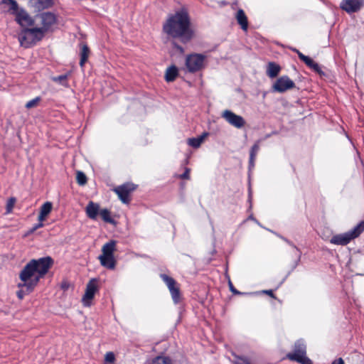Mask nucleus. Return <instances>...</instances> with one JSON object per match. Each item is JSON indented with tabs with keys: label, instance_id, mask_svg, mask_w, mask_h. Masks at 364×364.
<instances>
[{
	"label": "nucleus",
	"instance_id": "obj_15",
	"mask_svg": "<svg viewBox=\"0 0 364 364\" xmlns=\"http://www.w3.org/2000/svg\"><path fill=\"white\" fill-rule=\"evenodd\" d=\"M19 5L16 0H2L0 2V9L3 12L14 15L19 8Z\"/></svg>",
	"mask_w": 364,
	"mask_h": 364
},
{
	"label": "nucleus",
	"instance_id": "obj_37",
	"mask_svg": "<svg viewBox=\"0 0 364 364\" xmlns=\"http://www.w3.org/2000/svg\"><path fill=\"white\" fill-rule=\"evenodd\" d=\"M189 173H190V169L188 168H186L185 172L183 174L180 175L179 177L182 179H189V178H190Z\"/></svg>",
	"mask_w": 364,
	"mask_h": 364
},
{
	"label": "nucleus",
	"instance_id": "obj_4",
	"mask_svg": "<svg viewBox=\"0 0 364 364\" xmlns=\"http://www.w3.org/2000/svg\"><path fill=\"white\" fill-rule=\"evenodd\" d=\"M117 242L109 240L102 247V254L98 257L100 264L109 269H114L116 266V260L114 253L116 251Z\"/></svg>",
	"mask_w": 364,
	"mask_h": 364
},
{
	"label": "nucleus",
	"instance_id": "obj_7",
	"mask_svg": "<svg viewBox=\"0 0 364 364\" xmlns=\"http://www.w3.org/2000/svg\"><path fill=\"white\" fill-rule=\"evenodd\" d=\"M136 189V186L131 183H127L116 187L114 191L118 196L120 200L124 204H129L131 193Z\"/></svg>",
	"mask_w": 364,
	"mask_h": 364
},
{
	"label": "nucleus",
	"instance_id": "obj_11",
	"mask_svg": "<svg viewBox=\"0 0 364 364\" xmlns=\"http://www.w3.org/2000/svg\"><path fill=\"white\" fill-rule=\"evenodd\" d=\"M14 16H15V21L17 23L23 28L28 27L34 24L33 18L22 7H19Z\"/></svg>",
	"mask_w": 364,
	"mask_h": 364
},
{
	"label": "nucleus",
	"instance_id": "obj_3",
	"mask_svg": "<svg viewBox=\"0 0 364 364\" xmlns=\"http://www.w3.org/2000/svg\"><path fill=\"white\" fill-rule=\"evenodd\" d=\"M364 231V220L360 221L353 229L341 234L333 235L330 242L336 245L345 246L351 240L358 237Z\"/></svg>",
	"mask_w": 364,
	"mask_h": 364
},
{
	"label": "nucleus",
	"instance_id": "obj_1",
	"mask_svg": "<svg viewBox=\"0 0 364 364\" xmlns=\"http://www.w3.org/2000/svg\"><path fill=\"white\" fill-rule=\"evenodd\" d=\"M53 264L50 257L31 259L19 274L20 282L18 287H24L28 291H33L48 272Z\"/></svg>",
	"mask_w": 364,
	"mask_h": 364
},
{
	"label": "nucleus",
	"instance_id": "obj_10",
	"mask_svg": "<svg viewBox=\"0 0 364 364\" xmlns=\"http://www.w3.org/2000/svg\"><path fill=\"white\" fill-rule=\"evenodd\" d=\"M160 277L168 288L173 302L175 304L178 303L180 301V291L176 281L172 277L164 274H161Z\"/></svg>",
	"mask_w": 364,
	"mask_h": 364
},
{
	"label": "nucleus",
	"instance_id": "obj_18",
	"mask_svg": "<svg viewBox=\"0 0 364 364\" xmlns=\"http://www.w3.org/2000/svg\"><path fill=\"white\" fill-rule=\"evenodd\" d=\"M27 27H25L18 36V41L21 46L28 48L33 44L30 33L27 32Z\"/></svg>",
	"mask_w": 364,
	"mask_h": 364
},
{
	"label": "nucleus",
	"instance_id": "obj_8",
	"mask_svg": "<svg viewBox=\"0 0 364 364\" xmlns=\"http://www.w3.org/2000/svg\"><path fill=\"white\" fill-rule=\"evenodd\" d=\"M221 116L228 124L237 129H241L245 124V120L242 116L237 115L229 109L224 110Z\"/></svg>",
	"mask_w": 364,
	"mask_h": 364
},
{
	"label": "nucleus",
	"instance_id": "obj_12",
	"mask_svg": "<svg viewBox=\"0 0 364 364\" xmlns=\"http://www.w3.org/2000/svg\"><path fill=\"white\" fill-rule=\"evenodd\" d=\"M97 290V280L96 279H92L87 283L85 294L82 297L83 304L86 306H89L91 303V300L94 298V296Z\"/></svg>",
	"mask_w": 364,
	"mask_h": 364
},
{
	"label": "nucleus",
	"instance_id": "obj_5",
	"mask_svg": "<svg viewBox=\"0 0 364 364\" xmlns=\"http://www.w3.org/2000/svg\"><path fill=\"white\" fill-rule=\"evenodd\" d=\"M306 346L304 340L300 339L295 342L291 353L287 354V358L301 364H312L311 360L306 356Z\"/></svg>",
	"mask_w": 364,
	"mask_h": 364
},
{
	"label": "nucleus",
	"instance_id": "obj_35",
	"mask_svg": "<svg viewBox=\"0 0 364 364\" xmlns=\"http://www.w3.org/2000/svg\"><path fill=\"white\" fill-rule=\"evenodd\" d=\"M228 286H229V288H230V290L234 294H238V295H241V294H254L255 293H245V292H240L239 291H237L233 286L232 283L231 282V281L229 279V282H228Z\"/></svg>",
	"mask_w": 364,
	"mask_h": 364
},
{
	"label": "nucleus",
	"instance_id": "obj_23",
	"mask_svg": "<svg viewBox=\"0 0 364 364\" xmlns=\"http://www.w3.org/2000/svg\"><path fill=\"white\" fill-rule=\"evenodd\" d=\"M209 135L208 132H203L200 136L196 138H190L188 139V144L193 148H198L203 142L205 139Z\"/></svg>",
	"mask_w": 364,
	"mask_h": 364
},
{
	"label": "nucleus",
	"instance_id": "obj_41",
	"mask_svg": "<svg viewBox=\"0 0 364 364\" xmlns=\"http://www.w3.org/2000/svg\"><path fill=\"white\" fill-rule=\"evenodd\" d=\"M255 158L256 157H253L252 159V156H250V161H249V164H250V168H253L255 166Z\"/></svg>",
	"mask_w": 364,
	"mask_h": 364
},
{
	"label": "nucleus",
	"instance_id": "obj_22",
	"mask_svg": "<svg viewBox=\"0 0 364 364\" xmlns=\"http://www.w3.org/2000/svg\"><path fill=\"white\" fill-rule=\"evenodd\" d=\"M236 19L237 21V23L240 25L241 28L244 31L247 30L248 27V22H247V18L242 9H239L236 14Z\"/></svg>",
	"mask_w": 364,
	"mask_h": 364
},
{
	"label": "nucleus",
	"instance_id": "obj_29",
	"mask_svg": "<svg viewBox=\"0 0 364 364\" xmlns=\"http://www.w3.org/2000/svg\"><path fill=\"white\" fill-rule=\"evenodd\" d=\"M76 175L77 182L79 185L83 186L87 183V177L83 172L78 171Z\"/></svg>",
	"mask_w": 364,
	"mask_h": 364
},
{
	"label": "nucleus",
	"instance_id": "obj_19",
	"mask_svg": "<svg viewBox=\"0 0 364 364\" xmlns=\"http://www.w3.org/2000/svg\"><path fill=\"white\" fill-rule=\"evenodd\" d=\"M53 204L51 202L47 201L44 203L40 208V212L38 220H46L48 215L51 213Z\"/></svg>",
	"mask_w": 364,
	"mask_h": 364
},
{
	"label": "nucleus",
	"instance_id": "obj_6",
	"mask_svg": "<svg viewBox=\"0 0 364 364\" xmlns=\"http://www.w3.org/2000/svg\"><path fill=\"white\" fill-rule=\"evenodd\" d=\"M205 55L199 53H192L186 58L185 65L189 73H196L205 68Z\"/></svg>",
	"mask_w": 364,
	"mask_h": 364
},
{
	"label": "nucleus",
	"instance_id": "obj_30",
	"mask_svg": "<svg viewBox=\"0 0 364 364\" xmlns=\"http://www.w3.org/2000/svg\"><path fill=\"white\" fill-rule=\"evenodd\" d=\"M67 78H68L67 75H61L53 77V80L54 82H58L63 85H66Z\"/></svg>",
	"mask_w": 364,
	"mask_h": 364
},
{
	"label": "nucleus",
	"instance_id": "obj_42",
	"mask_svg": "<svg viewBox=\"0 0 364 364\" xmlns=\"http://www.w3.org/2000/svg\"><path fill=\"white\" fill-rule=\"evenodd\" d=\"M332 364H344V361L342 358H340L333 360Z\"/></svg>",
	"mask_w": 364,
	"mask_h": 364
},
{
	"label": "nucleus",
	"instance_id": "obj_31",
	"mask_svg": "<svg viewBox=\"0 0 364 364\" xmlns=\"http://www.w3.org/2000/svg\"><path fill=\"white\" fill-rule=\"evenodd\" d=\"M40 100H41V98L39 97H36V98L27 102L26 104V107L27 109L33 108L38 105V103L40 102Z\"/></svg>",
	"mask_w": 364,
	"mask_h": 364
},
{
	"label": "nucleus",
	"instance_id": "obj_24",
	"mask_svg": "<svg viewBox=\"0 0 364 364\" xmlns=\"http://www.w3.org/2000/svg\"><path fill=\"white\" fill-rule=\"evenodd\" d=\"M178 75V70L176 66L171 65L166 69L165 80L167 82H173Z\"/></svg>",
	"mask_w": 364,
	"mask_h": 364
},
{
	"label": "nucleus",
	"instance_id": "obj_9",
	"mask_svg": "<svg viewBox=\"0 0 364 364\" xmlns=\"http://www.w3.org/2000/svg\"><path fill=\"white\" fill-rule=\"evenodd\" d=\"M295 87V83L288 76L283 75L279 77L272 85V90L279 93L284 92Z\"/></svg>",
	"mask_w": 364,
	"mask_h": 364
},
{
	"label": "nucleus",
	"instance_id": "obj_25",
	"mask_svg": "<svg viewBox=\"0 0 364 364\" xmlns=\"http://www.w3.org/2000/svg\"><path fill=\"white\" fill-rule=\"evenodd\" d=\"M100 215L105 222L110 224L115 223L114 220L112 218L111 213L108 209H101L100 212Z\"/></svg>",
	"mask_w": 364,
	"mask_h": 364
},
{
	"label": "nucleus",
	"instance_id": "obj_44",
	"mask_svg": "<svg viewBox=\"0 0 364 364\" xmlns=\"http://www.w3.org/2000/svg\"><path fill=\"white\" fill-rule=\"evenodd\" d=\"M248 219L252 220L255 221V223H257V224H259L258 221L252 215L249 216Z\"/></svg>",
	"mask_w": 364,
	"mask_h": 364
},
{
	"label": "nucleus",
	"instance_id": "obj_27",
	"mask_svg": "<svg viewBox=\"0 0 364 364\" xmlns=\"http://www.w3.org/2000/svg\"><path fill=\"white\" fill-rule=\"evenodd\" d=\"M36 6L39 9H44L51 7L54 4V0H35Z\"/></svg>",
	"mask_w": 364,
	"mask_h": 364
},
{
	"label": "nucleus",
	"instance_id": "obj_32",
	"mask_svg": "<svg viewBox=\"0 0 364 364\" xmlns=\"http://www.w3.org/2000/svg\"><path fill=\"white\" fill-rule=\"evenodd\" d=\"M259 150V142L257 141L251 148L250 156H252V159L253 157H256L258 151Z\"/></svg>",
	"mask_w": 364,
	"mask_h": 364
},
{
	"label": "nucleus",
	"instance_id": "obj_43",
	"mask_svg": "<svg viewBox=\"0 0 364 364\" xmlns=\"http://www.w3.org/2000/svg\"><path fill=\"white\" fill-rule=\"evenodd\" d=\"M248 201L250 203V206H251L252 205H251V203H252V190H251L250 187H249V189H248Z\"/></svg>",
	"mask_w": 364,
	"mask_h": 364
},
{
	"label": "nucleus",
	"instance_id": "obj_38",
	"mask_svg": "<svg viewBox=\"0 0 364 364\" xmlns=\"http://www.w3.org/2000/svg\"><path fill=\"white\" fill-rule=\"evenodd\" d=\"M14 202H15V199L14 198H11L9 200V202L7 203V212L8 213H9L11 210V209H12V208L14 206Z\"/></svg>",
	"mask_w": 364,
	"mask_h": 364
},
{
	"label": "nucleus",
	"instance_id": "obj_33",
	"mask_svg": "<svg viewBox=\"0 0 364 364\" xmlns=\"http://www.w3.org/2000/svg\"><path fill=\"white\" fill-rule=\"evenodd\" d=\"M38 223L34 225L27 232V235L33 233L36 230L43 228L44 226V220H38Z\"/></svg>",
	"mask_w": 364,
	"mask_h": 364
},
{
	"label": "nucleus",
	"instance_id": "obj_26",
	"mask_svg": "<svg viewBox=\"0 0 364 364\" xmlns=\"http://www.w3.org/2000/svg\"><path fill=\"white\" fill-rule=\"evenodd\" d=\"M89 48L86 45H83L82 46L81 53H80V65L83 67L85 62L87 61L89 55Z\"/></svg>",
	"mask_w": 364,
	"mask_h": 364
},
{
	"label": "nucleus",
	"instance_id": "obj_40",
	"mask_svg": "<svg viewBox=\"0 0 364 364\" xmlns=\"http://www.w3.org/2000/svg\"><path fill=\"white\" fill-rule=\"evenodd\" d=\"M262 293L263 294H268L269 296H270L272 298H274V295L273 294V291L272 290H263L262 291Z\"/></svg>",
	"mask_w": 364,
	"mask_h": 364
},
{
	"label": "nucleus",
	"instance_id": "obj_45",
	"mask_svg": "<svg viewBox=\"0 0 364 364\" xmlns=\"http://www.w3.org/2000/svg\"><path fill=\"white\" fill-rule=\"evenodd\" d=\"M177 48H178V49L181 53H183V48L182 47H181V46H177Z\"/></svg>",
	"mask_w": 364,
	"mask_h": 364
},
{
	"label": "nucleus",
	"instance_id": "obj_20",
	"mask_svg": "<svg viewBox=\"0 0 364 364\" xmlns=\"http://www.w3.org/2000/svg\"><path fill=\"white\" fill-rule=\"evenodd\" d=\"M280 70L281 67L278 64L274 62H269L267 66L266 73L269 77L274 78L279 75Z\"/></svg>",
	"mask_w": 364,
	"mask_h": 364
},
{
	"label": "nucleus",
	"instance_id": "obj_2",
	"mask_svg": "<svg viewBox=\"0 0 364 364\" xmlns=\"http://www.w3.org/2000/svg\"><path fill=\"white\" fill-rule=\"evenodd\" d=\"M163 30L168 36L179 38L183 43L189 41L193 37L189 16L183 9L170 15L164 24Z\"/></svg>",
	"mask_w": 364,
	"mask_h": 364
},
{
	"label": "nucleus",
	"instance_id": "obj_14",
	"mask_svg": "<svg viewBox=\"0 0 364 364\" xmlns=\"http://www.w3.org/2000/svg\"><path fill=\"white\" fill-rule=\"evenodd\" d=\"M42 28L46 32L56 23V16L51 12H45L41 14Z\"/></svg>",
	"mask_w": 364,
	"mask_h": 364
},
{
	"label": "nucleus",
	"instance_id": "obj_21",
	"mask_svg": "<svg viewBox=\"0 0 364 364\" xmlns=\"http://www.w3.org/2000/svg\"><path fill=\"white\" fill-rule=\"evenodd\" d=\"M27 32L30 33L33 44L41 40L46 31L42 28H27Z\"/></svg>",
	"mask_w": 364,
	"mask_h": 364
},
{
	"label": "nucleus",
	"instance_id": "obj_34",
	"mask_svg": "<svg viewBox=\"0 0 364 364\" xmlns=\"http://www.w3.org/2000/svg\"><path fill=\"white\" fill-rule=\"evenodd\" d=\"M20 290L17 291V296L20 299H22L26 294L31 293L32 291H28L24 287H18Z\"/></svg>",
	"mask_w": 364,
	"mask_h": 364
},
{
	"label": "nucleus",
	"instance_id": "obj_17",
	"mask_svg": "<svg viewBox=\"0 0 364 364\" xmlns=\"http://www.w3.org/2000/svg\"><path fill=\"white\" fill-rule=\"evenodd\" d=\"M100 205L93 201H90L85 208L87 216L92 220L97 219V215H100Z\"/></svg>",
	"mask_w": 364,
	"mask_h": 364
},
{
	"label": "nucleus",
	"instance_id": "obj_13",
	"mask_svg": "<svg viewBox=\"0 0 364 364\" xmlns=\"http://www.w3.org/2000/svg\"><path fill=\"white\" fill-rule=\"evenodd\" d=\"M364 0H343L341 8L348 13L356 12L363 6Z\"/></svg>",
	"mask_w": 364,
	"mask_h": 364
},
{
	"label": "nucleus",
	"instance_id": "obj_28",
	"mask_svg": "<svg viewBox=\"0 0 364 364\" xmlns=\"http://www.w3.org/2000/svg\"><path fill=\"white\" fill-rule=\"evenodd\" d=\"M152 364H171V360L166 356H158L154 359Z\"/></svg>",
	"mask_w": 364,
	"mask_h": 364
},
{
	"label": "nucleus",
	"instance_id": "obj_46",
	"mask_svg": "<svg viewBox=\"0 0 364 364\" xmlns=\"http://www.w3.org/2000/svg\"><path fill=\"white\" fill-rule=\"evenodd\" d=\"M62 287L65 289L68 288V285L67 284H63Z\"/></svg>",
	"mask_w": 364,
	"mask_h": 364
},
{
	"label": "nucleus",
	"instance_id": "obj_16",
	"mask_svg": "<svg viewBox=\"0 0 364 364\" xmlns=\"http://www.w3.org/2000/svg\"><path fill=\"white\" fill-rule=\"evenodd\" d=\"M294 51H295L298 54L299 59L302 60L308 67L311 68L314 71L316 72L317 73H323L319 65L315 61H314L311 58L304 55L302 53H301L299 50L296 49H294Z\"/></svg>",
	"mask_w": 364,
	"mask_h": 364
},
{
	"label": "nucleus",
	"instance_id": "obj_36",
	"mask_svg": "<svg viewBox=\"0 0 364 364\" xmlns=\"http://www.w3.org/2000/svg\"><path fill=\"white\" fill-rule=\"evenodd\" d=\"M107 363H113L115 361V355L113 352H107L105 356Z\"/></svg>",
	"mask_w": 364,
	"mask_h": 364
},
{
	"label": "nucleus",
	"instance_id": "obj_39",
	"mask_svg": "<svg viewBox=\"0 0 364 364\" xmlns=\"http://www.w3.org/2000/svg\"><path fill=\"white\" fill-rule=\"evenodd\" d=\"M285 242H287L290 246H291L292 247H294V249L296 250V252H297L298 255H299V250H298V248L292 243L290 241H289L288 240L284 238V237H282Z\"/></svg>",
	"mask_w": 364,
	"mask_h": 364
}]
</instances>
